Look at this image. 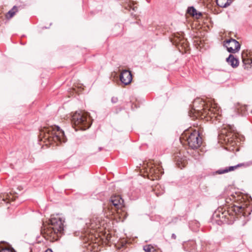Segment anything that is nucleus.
<instances>
[{"mask_svg":"<svg viewBox=\"0 0 252 252\" xmlns=\"http://www.w3.org/2000/svg\"><path fill=\"white\" fill-rule=\"evenodd\" d=\"M151 252H156V250L155 249V251H154V252H152V251Z\"/></svg>","mask_w":252,"mask_h":252,"instance_id":"30","label":"nucleus"},{"mask_svg":"<svg viewBox=\"0 0 252 252\" xmlns=\"http://www.w3.org/2000/svg\"><path fill=\"white\" fill-rule=\"evenodd\" d=\"M241 199L242 197L240 198L239 197L234 199V201L238 202H236V204L229 207L227 210L219 208L214 214V217L217 219L216 220L222 223L231 224L235 221L236 216L246 215L248 204L242 201Z\"/></svg>","mask_w":252,"mask_h":252,"instance_id":"2","label":"nucleus"},{"mask_svg":"<svg viewBox=\"0 0 252 252\" xmlns=\"http://www.w3.org/2000/svg\"><path fill=\"white\" fill-rule=\"evenodd\" d=\"M146 172L148 173V175L154 176L156 178H159L163 174V169L160 165H154L146 169Z\"/></svg>","mask_w":252,"mask_h":252,"instance_id":"9","label":"nucleus"},{"mask_svg":"<svg viewBox=\"0 0 252 252\" xmlns=\"http://www.w3.org/2000/svg\"><path fill=\"white\" fill-rule=\"evenodd\" d=\"M0 252H15L14 250L8 245H0Z\"/></svg>","mask_w":252,"mask_h":252,"instance_id":"19","label":"nucleus"},{"mask_svg":"<svg viewBox=\"0 0 252 252\" xmlns=\"http://www.w3.org/2000/svg\"><path fill=\"white\" fill-rule=\"evenodd\" d=\"M232 2V0H216L217 5L221 7H227Z\"/></svg>","mask_w":252,"mask_h":252,"instance_id":"17","label":"nucleus"},{"mask_svg":"<svg viewBox=\"0 0 252 252\" xmlns=\"http://www.w3.org/2000/svg\"><path fill=\"white\" fill-rule=\"evenodd\" d=\"M120 79L124 85H128L131 83L132 79L131 72L127 70H123L120 76Z\"/></svg>","mask_w":252,"mask_h":252,"instance_id":"12","label":"nucleus"},{"mask_svg":"<svg viewBox=\"0 0 252 252\" xmlns=\"http://www.w3.org/2000/svg\"><path fill=\"white\" fill-rule=\"evenodd\" d=\"M143 249L145 252H151L155 251V248L150 245L144 246Z\"/></svg>","mask_w":252,"mask_h":252,"instance_id":"22","label":"nucleus"},{"mask_svg":"<svg viewBox=\"0 0 252 252\" xmlns=\"http://www.w3.org/2000/svg\"><path fill=\"white\" fill-rule=\"evenodd\" d=\"M109 206L111 207L112 209L117 212L119 217L122 220H123L127 217V214L125 210L124 200L120 195H112L109 200Z\"/></svg>","mask_w":252,"mask_h":252,"instance_id":"6","label":"nucleus"},{"mask_svg":"<svg viewBox=\"0 0 252 252\" xmlns=\"http://www.w3.org/2000/svg\"><path fill=\"white\" fill-rule=\"evenodd\" d=\"M101 149H102V148H101V147L99 148V151H101Z\"/></svg>","mask_w":252,"mask_h":252,"instance_id":"27","label":"nucleus"},{"mask_svg":"<svg viewBox=\"0 0 252 252\" xmlns=\"http://www.w3.org/2000/svg\"><path fill=\"white\" fill-rule=\"evenodd\" d=\"M224 46L226 47L228 52L232 53L237 52L241 47L239 42L233 38L225 41Z\"/></svg>","mask_w":252,"mask_h":252,"instance_id":"8","label":"nucleus"},{"mask_svg":"<svg viewBox=\"0 0 252 252\" xmlns=\"http://www.w3.org/2000/svg\"><path fill=\"white\" fill-rule=\"evenodd\" d=\"M230 131H226V130H224L223 131H222V134H225V137H224V140L229 144L232 146H234L236 145V142L235 140L236 139V135H235V133L234 132V130L232 128L230 127L229 128Z\"/></svg>","mask_w":252,"mask_h":252,"instance_id":"10","label":"nucleus"},{"mask_svg":"<svg viewBox=\"0 0 252 252\" xmlns=\"http://www.w3.org/2000/svg\"><path fill=\"white\" fill-rule=\"evenodd\" d=\"M189 115L193 119L199 118L206 121L219 120L220 108L214 100L206 102L202 99H196L190 106Z\"/></svg>","mask_w":252,"mask_h":252,"instance_id":"1","label":"nucleus"},{"mask_svg":"<svg viewBox=\"0 0 252 252\" xmlns=\"http://www.w3.org/2000/svg\"><path fill=\"white\" fill-rule=\"evenodd\" d=\"M226 61L233 68L237 67L239 65L238 60L235 58L232 54L229 55V57L226 58Z\"/></svg>","mask_w":252,"mask_h":252,"instance_id":"15","label":"nucleus"},{"mask_svg":"<svg viewBox=\"0 0 252 252\" xmlns=\"http://www.w3.org/2000/svg\"><path fill=\"white\" fill-rule=\"evenodd\" d=\"M93 221H94V220L91 221V227H92V228H93V229H97V228H99V226H100L99 224H96V226H95L94 225Z\"/></svg>","mask_w":252,"mask_h":252,"instance_id":"23","label":"nucleus"},{"mask_svg":"<svg viewBox=\"0 0 252 252\" xmlns=\"http://www.w3.org/2000/svg\"><path fill=\"white\" fill-rule=\"evenodd\" d=\"M181 155V154H178ZM175 160L178 167L181 169L186 166L187 160L184 158L181 157L178 154L175 156Z\"/></svg>","mask_w":252,"mask_h":252,"instance_id":"14","label":"nucleus"},{"mask_svg":"<svg viewBox=\"0 0 252 252\" xmlns=\"http://www.w3.org/2000/svg\"><path fill=\"white\" fill-rule=\"evenodd\" d=\"M182 138L185 139L189 148L195 150L199 148L202 144V138L200 137L198 131L194 130L188 131L182 135Z\"/></svg>","mask_w":252,"mask_h":252,"instance_id":"7","label":"nucleus"},{"mask_svg":"<svg viewBox=\"0 0 252 252\" xmlns=\"http://www.w3.org/2000/svg\"><path fill=\"white\" fill-rule=\"evenodd\" d=\"M242 61L245 68H249L252 67V59L249 58V56L247 53L243 51L242 53Z\"/></svg>","mask_w":252,"mask_h":252,"instance_id":"13","label":"nucleus"},{"mask_svg":"<svg viewBox=\"0 0 252 252\" xmlns=\"http://www.w3.org/2000/svg\"><path fill=\"white\" fill-rule=\"evenodd\" d=\"M184 43V41H183L182 43H180V44H183Z\"/></svg>","mask_w":252,"mask_h":252,"instance_id":"29","label":"nucleus"},{"mask_svg":"<svg viewBox=\"0 0 252 252\" xmlns=\"http://www.w3.org/2000/svg\"><path fill=\"white\" fill-rule=\"evenodd\" d=\"M17 11V7L16 6H13V8L8 12L6 14V17L8 18H11L15 14Z\"/></svg>","mask_w":252,"mask_h":252,"instance_id":"20","label":"nucleus"},{"mask_svg":"<svg viewBox=\"0 0 252 252\" xmlns=\"http://www.w3.org/2000/svg\"><path fill=\"white\" fill-rule=\"evenodd\" d=\"M64 220L57 216H52L47 223H43L40 233L50 242L58 240L64 234Z\"/></svg>","mask_w":252,"mask_h":252,"instance_id":"3","label":"nucleus"},{"mask_svg":"<svg viewBox=\"0 0 252 252\" xmlns=\"http://www.w3.org/2000/svg\"><path fill=\"white\" fill-rule=\"evenodd\" d=\"M71 123L75 130H86L89 128L92 124L89 114L82 111H77L73 114Z\"/></svg>","mask_w":252,"mask_h":252,"instance_id":"5","label":"nucleus"},{"mask_svg":"<svg viewBox=\"0 0 252 252\" xmlns=\"http://www.w3.org/2000/svg\"><path fill=\"white\" fill-rule=\"evenodd\" d=\"M2 200L3 201H4V202H5L6 203H8V202H9V201H10V198H8L7 197H6V198H4V197H3V198L2 199Z\"/></svg>","mask_w":252,"mask_h":252,"instance_id":"25","label":"nucleus"},{"mask_svg":"<svg viewBox=\"0 0 252 252\" xmlns=\"http://www.w3.org/2000/svg\"><path fill=\"white\" fill-rule=\"evenodd\" d=\"M191 243H193V242H191V243H187V245H189V244H191Z\"/></svg>","mask_w":252,"mask_h":252,"instance_id":"28","label":"nucleus"},{"mask_svg":"<svg viewBox=\"0 0 252 252\" xmlns=\"http://www.w3.org/2000/svg\"><path fill=\"white\" fill-rule=\"evenodd\" d=\"M171 238L174 240H175L176 239V235L175 234H172L171 235Z\"/></svg>","mask_w":252,"mask_h":252,"instance_id":"26","label":"nucleus"},{"mask_svg":"<svg viewBox=\"0 0 252 252\" xmlns=\"http://www.w3.org/2000/svg\"><path fill=\"white\" fill-rule=\"evenodd\" d=\"M250 164L248 162L239 163L234 166L226 167L224 169H220L216 171L218 174H222L229 172L234 171L240 167H246L249 166Z\"/></svg>","mask_w":252,"mask_h":252,"instance_id":"11","label":"nucleus"},{"mask_svg":"<svg viewBox=\"0 0 252 252\" xmlns=\"http://www.w3.org/2000/svg\"><path fill=\"white\" fill-rule=\"evenodd\" d=\"M236 109L238 114L240 115L245 116L247 114V109L246 105L238 104L236 107Z\"/></svg>","mask_w":252,"mask_h":252,"instance_id":"16","label":"nucleus"},{"mask_svg":"<svg viewBox=\"0 0 252 252\" xmlns=\"http://www.w3.org/2000/svg\"><path fill=\"white\" fill-rule=\"evenodd\" d=\"M133 5L134 4L133 2H129L128 3L124 6V7L126 9L130 10V9H132L133 11H136L137 7L136 6H134Z\"/></svg>","mask_w":252,"mask_h":252,"instance_id":"21","label":"nucleus"},{"mask_svg":"<svg viewBox=\"0 0 252 252\" xmlns=\"http://www.w3.org/2000/svg\"><path fill=\"white\" fill-rule=\"evenodd\" d=\"M39 137L41 140L44 142L48 141L50 144L54 142L58 145L66 141L63 131L57 126L43 127L40 130Z\"/></svg>","mask_w":252,"mask_h":252,"instance_id":"4","label":"nucleus"},{"mask_svg":"<svg viewBox=\"0 0 252 252\" xmlns=\"http://www.w3.org/2000/svg\"><path fill=\"white\" fill-rule=\"evenodd\" d=\"M118 100V99L117 97H112L111 98V101L113 103H116Z\"/></svg>","mask_w":252,"mask_h":252,"instance_id":"24","label":"nucleus"},{"mask_svg":"<svg viewBox=\"0 0 252 252\" xmlns=\"http://www.w3.org/2000/svg\"><path fill=\"white\" fill-rule=\"evenodd\" d=\"M187 13L192 17H195L196 18H198L201 15V13H197L196 10L192 6L189 7L187 10Z\"/></svg>","mask_w":252,"mask_h":252,"instance_id":"18","label":"nucleus"}]
</instances>
